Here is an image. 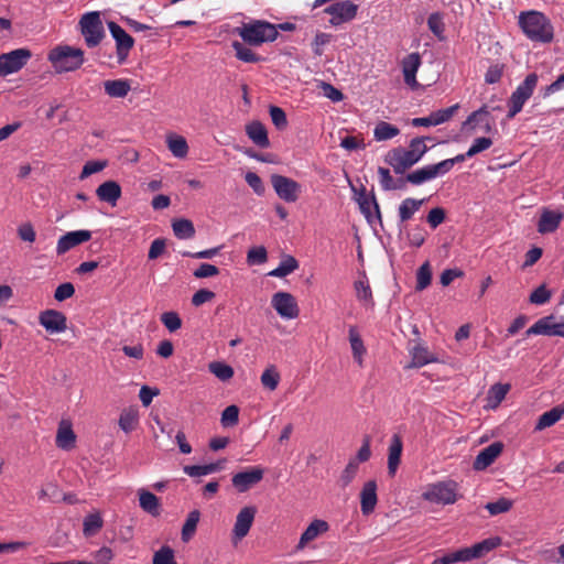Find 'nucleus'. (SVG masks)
Listing matches in <instances>:
<instances>
[{"mask_svg":"<svg viewBox=\"0 0 564 564\" xmlns=\"http://www.w3.org/2000/svg\"><path fill=\"white\" fill-rule=\"evenodd\" d=\"M174 235L178 239H191L195 236V227L188 219L181 218L172 223Z\"/></svg>","mask_w":564,"mask_h":564,"instance_id":"41","label":"nucleus"},{"mask_svg":"<svg viewBox=\"0 0 564 564\" xmlns=\"http://www.w3.org/2000/svg\"><path fill=\"white\" fill-rule=\"evenodd\" d=\"M512 500L508 498H499L496 501L486 503L485 509L490 513V516H497L500 513L508 512L512 508Z\"/></svg>","mask_w":564,"mask_h":564,"instance_id":"50","label":"nucleus"},{"mask_svg":"<svg viewBox=\"0 0 564 564\" xmlns=\"http://www.w3.org/2000/svg\"><path fill=\"white\" fill-rule=\"evenodd\" d=\"M223 462L210 463L206 465L184 466L183 471L189 477H202L221 470Z\"/></svg>","mask_w":564,"mask_h":564,"instance_id":"38","label":"nucleus"},{"mask_svg":"<svg viewBox=\"0 0 564 564\" xmlns=\"http://www.w3.org/2000/svg\"><path fill=\"white\" fill-rule=\"evenodd\" d=\"M139 506L140 508L152 517L161 514V505L159 498L149 490L139 489Z\"/></svg>","mask_w":564,"mask_h":564,"instance_id":"30","label":"nucleus"},{"mask_svg":"<svg viewBox=\"0 0 564 564\" xmlns=\"http://www.w3.org/2000/svg\"><path fill=\"white\" fill-rule=\"evenodd\" d=\"M358 469L359 464L357 459H349L348 464L346 465L345 469L340 475V481L344 487L348 486L354 480L358 473Z\"/></svg>","mask_w":564,"mask_h":564,"instance_id":"57","label":"nucleus"},{"mask_svg":"<svg viewBox=\"0 0 564 564\" xmlns=\"http://www.w3.org/2000/svg\"><path fill=\"white\" fill-rule=\"evenodd\" d=\"M421 64V56L416 52L406 55L402 61V73L404 77V83L412 89L419 86L416 80V73Z\"/></svg>","mask_w":564,"mask_h":564,"instance_id":"23","label":"nucleus"},{"mask_svg":"<svg viewBox=\"0 0 564 564\" xmlns=\"http://www.w3.org/2000/svg\"><path fill=\"white\" fill-rule=\"evenodd\" d=\"M377 502V482L375 480H369L365 482L360 491V509L362 514L368 516L373 512Z\"/></svg>","mask_w":564,"mask_h":564,"instance_id":"27","label":"nucleus"},{"mask_svg":"<svg viewBox=\"0 0 564 564\" xmlns=\"http://www.w3.org/2000/svg\"><path fill=\"white\" fill-rule=\"evenodd\" d=\"M490 115L488 106L484 105L476 111L471 112L467 119L463 122L462 129L464 131L473 132L476 130L478 124L485 122V129L486 131H490L491 124L488 120V117Z\"/></svg>","mask_w":564,"mask_h":564,"instance_id":"28","label":"nucleus"},{"mask_svg":"<svg viewBox=\"0 0 564 564\" xmlns=\"http://www.w3.org/2000/svg\"><path fill=\"white\" fill-rule=\"evenodd\" d=\"M502 543L501 538L490 536L478 543L468 546L471 560L481 558Z\"/></svg>","mask_w":564,"mask_h":564,"instance_id":"32","label":"nucleus"},{"mask_svg":"<svg viewBox=\"0 0 564 564\" xmlns=\"http://www.w3.org/2000/svg\"><path fill=\"white\" fill-rule=\"evenodd\" d=\"M47 59L58 74L75 72L85 63L84 51L69 45H58L52 48Z\"/></svg>","mask_w":564,"mask_h":564,"instance_id":"2","label":"nucleus"},{"mask_svg":"<svg viewBox=\"0 0 564 564\" xmlns=\"http://www.w3.org/2000/svg\"><path fill=\"white\" fill-rule=\"evenodd\" d=\"M271 305L283 319H295L300 315L296 299L288 292H276L272 295Z\"/></svg>","mask_w":564,"mask_h":564,"instance_id":"10","label":"nucleus"},{"mask_svg":"<svg viewBox=\"0 0 564 564\" xmlns=\"http://www.w3.org/2000/svg\"><path fill=\"white\" fill-rule=\"evenodd\" d=\"M269 112H270V117H271L273 124L278 129L282 130V129L286 128L288 119H286V115L282 108L276 107V106H271L269 109Z\"/></svg>","mask_w":564,"mask_h":564,"instance_id":"62","label":"nucleus"},{"mask_svg":"<svg viewBox=\"0 0 564 564\" xmlns=\"http://www.w3.org/2000/svg\"><path fill=\"white\" fill-rule=\"evenodd\" d=\"M239 421V408L237 405L227 406L220 417V423L224 427H232L238 424Z\"/></svg>","mask_w":564,"mask_h":564,"instance_id":"52","label":"nucleus"},{"mask_svg":"<svg viewBox=\"0 0 564 564\" xmlns=\"http://www.w3.org/2000/svg\"><path fill=\"white\" fill-rule=\"evenodd\" d=\"M509 383H496L488 390V402L491 408L498 406L510 391Z\"/></svg>","mask_w":564,"mask_h":564,"instance_id":"43","label":"nucleus"},{"mask_svg":"<svg viewBox=\"0 0 564 564\" xmlns=\"http://www.w3.org/2000/svg\"><path fill=\"white\" fill-rule=\"evenodd\" d=\"M96 195L100 202L115 207L121 197V187L116 181H106L96 188Z\"/></svg>","mask_w":564,"mask_h":564,"instance_id":"26","label":"nucleus"},{"mask_svg":"<svg viewBox=\"0 0 564 564\" xmlns=\"http://www.w3.org/2000/svg\"><path fill=\"white\" fill-rule=\"evenodd\" d=\"M297 260L292 256H286L281 260L278 268L272 270L269 274L275 278H284L297 269Z\"/></svg>","mask_w":564,"mask_h":564,"instance_id":"44","label":"nucleus"},{"mask_svg":"<svg viewBox=\"0 0 564 564\" xmlns=\"http://www.w3.org/2000/svg\"><path fill=\"white\" fill-rule=\"evenodd\" d=\"M153 564H177L174 561V552L169 546H162L154 553Z\"/></svg>","mask_w":564,"mask_h":564,"instance_id":"59","label":"nucleus"},{"mask_svg":"<svg viewBox=\"0 0 564 564\" xmlns=\"http://www.w3.org/2000/svg\"><path fill=\"white\" fill-rule=\"evenodd\" d=\"M445 175L438 163L424 165L406 174L405 181L412 185H421L436 177Z\"/></svg>","mask_w":564,"mask_h":564,"instance_id":"17","label":"nucleus"},{"mask_svg":"<svg viewBox=\"0 0 564 564\" xmlns=\"http://www.w3.org/2000/svg\"><path fill=\"white\" fill-rule=\"evenodd\" d=\"M360 212L365 215L368 223L372 224L375 220H381L379 204L373 194H368L362 191L357 198Z\"/></svg>","mask_w":564,"mask_h":564,"instance_id":"22","label":"nucleus"},{"mask_svg":"<svg viewBox=\"0 0 564 564\" xmlns=\"http://www.w3.org/2000/svg\"><path fill=\"white\" fill-rule=\"evenodd\" d=\"M263 475V468L254 466L235 474L231 478V482L236 490L242 494L260 482Z\"/></svg>","mask_w":564,"mask_h":564,"instance_id":"14","label":"nucleus"},{"mask_svg":"<svg viewBox=\"0 0 564 564\" xmlns=\"http://www.w3.org/2000/svg\"><path fill=\"white\" fill-rule=\"evenodd\" d=\"M459 105L456 104L445 109H440L432 112L427 117H420L412 119V126L414 127H432L447 122L457 111Z\"/></svg>","mask_w":564,"mask_h":564,"instance_id":"19","label":"nucleus"},{"mask_svg":"<svg viewBox=\"0 0 564 564\" xmlns=\"http://www.w3.org/2000/svg\"><path fill=\"white\" fill-rule=\"evenodd\" d=\"M564 416V406H554L540 415L535 431H542L557 423Z\"/></svg>","mask_w":564,"mask_h":564,"instance_id":"37","label":"nucleus"},{"mask_svg":"<svg viewBox=\"0 0 564 564\" xmlns=\"http://www.w3.org/2000/svg\"><path fill=\"white\" fill-rule=\"evenodd\" d=\"M402 440L398 434H393L389 445L388 454V473L390 476H394L400 464L402 454Z\"/></svg>","mask_w":564,"mask_h":564,"instance_id":"31","label":"nucleus"},{"mask_svg":"<svg viewBox=\"0 0 564 564\" xmlns=\"http://www.w3.org/2000/svg\"><path fill=\"white\" fill-rule=\"evenodd\" d=\"M564 219V213L560 209L543 207L540 210V217L536 223V230L541 235L555 232Z\"/></svg>","mask_w":564,"mask_h":564,"instance_id":"15","label":"nucleus"},{"mask_svg":"<svg viewBox=\"0 0 564 564\" xmlns=\"http://www.w3.org/2000/svg\"><path fill=\"white\" fill-rule=\"evenodd\" d=\"M400 134V129L387 121H379L373 129L376 141H387Z\"/></svg>","mask_w":564,"mask_h":564,"instance_id":"39","label":"nucleus"},{"mask_svg":"<svg viewBox=\"0 0 564 564\" xmlns=\"http://www.w3.org/2000/svg\"><path fill=\"white\" fill-rule=\"evenodd\" d=\"M409 352L411 356L410 368H421L437 361V357L431 352L426 346L419 341L409 349Z\"/></svg>","mask_w":564,"mask_h":564,"instance_id":"25","label":"nucleus"},{"mask_svg":"<svg viewBox=\"0 0 564 564\" xmlns=\"http://www.w3.org/2000/svg\"><path fill=\"white\" fill-rule=\"evenodd\" d=\"M519 26L532 42L546 44L554 39V28L551 20L540 11L521 12L519 14Z\"/></svg>","mask_w":564,"mask_h":564,"instance_id":"1","label":"nucleus"},{"mask_svg":"<svg viewBox=\"0 0 564 564\" xmlns=\"http://www.w3.org/2000/svg\"><path fill=\"white\" fill-rule=\"evenodd\" d=\"M458 484L444 480L429 484L422 492V499L435 505H454L458 500Z\"/></svg>","mask_w":564,"mask_h":564,"instance_id":"4","label":"nucleus"},{"mask_svg":"<svg viewBox=\"0 0 564 564\" xmlns=\"http://www.w3.org/2000/svg\"><path fill=\"white\" fill-rule=\"evenodd\" d=\"M427 26L430 31L438 39L444 40V31L445 24L443 22V17L438 12H434L430 14L427 18Z\"/></svg>","mask_w":564,"mask_h":564,"instance_id":"49","label":"nucleus"},{"mask_svg":"<svg viewBox=\"0 0 564 564\" xmlns=\"http://www.w3.org/2000/svg\"><path fill=\"white\" fill-rule=\"evenodd\" d=\"M426 140H431V138L430 137H417V138H413L409 143L408 149L417 163L422 160V158L429 151V147L425 144Z\"/></svg>","mask_w":564,"mask_h":564,"instance_id":"46","label":"nucleus"},{"mask_svg":"<svg viewBox=\"0 0 564 564\" xmlns=\"http://www.w3.org/2000/svg\"><path fill=\"white\" fill-rule=\"evenodd\" d=\"M139 410L138 408L135 406H130V408H127V409H123L120 413V416H119V427L124 432V433H130L132 432L133 430H135V427L138 426L139 424Z\"/></svg>","mask_w":564,"mask_h":564,"instance_id":"35","label":"nucleus"},{"mask_svg":"<svg viewBox=\"0 0 564 564\" xmlns=\"http://www.w3.org/2000/svg\"><path fill=\"white\" fill-rule=\"evenodd\" d=\"M167 148L175 158L183 159L188 153L186 139L182 135L167 137Z\"/></svg>","mask_w":564,"mask_h":564,"instance_id":"42","label":"nucleus"},{"mask_svg":"<svg viewBox=\"0 0 564 564\" xmlns=\"http://www.w3.org/2000/svg\"><path fill=\"white\" fill-rule=\"evenodd\" d=\"M356 295L365 307H373L375 302L372 299V291L370 289V284H356Z\"/></svg>","mask_w":564,"mask_h":564,"instance_id":"55","label":"nucleus"},{"mask_svg":"<svg viewBox=\"0 0 564 564\" xmlns=\"http://www.w3.org/2000/svg\"><path fill=\"white\" fill-rule=\"evenodd\" d=\"M209 371L219 380L228 381L234 377V369L231 366L223 361H213L208 365Z\"/></svg>","mask_w":564,"mask_h":564,"instance_id":"47","label":"nucleus"},{"mask_svg":"<svg viewBox=\"0 0 564 564\" xmlns=\"http://www.w3.org/2000/svg\"><path fill=\"white\" fill-rule=\"evenodd\" d=\"M90 238L91 232L89 230L69 231L58 239L56 252L57 254H63L70 250L72 248L88 241Z\"/></svg>","mask_w":564,"mask_h":564,"instance_id":"21","label":"nucleus"},{"mask_svg":"<svg viewBox=\"0 0 564 564\" xmlns=\"http://www.w3.org/2000/svg\"><path fill=\"white\" fill-rule=\"evenodd\" d=\"M492 140L487 137H480L474 140L473 144L466 152V155L474 156L482 151L488 150L492 145Z\"/></svg>","mask_w":564,"mask_h":564,"instance_id":"61","label":"nucleus"},{"mask_svg":"<svg viewBox=\"0 0 564 564\" xmlns=\"http://www.w3.org/2000/svg\"><path fill=\"white\" fill-rule=\"evenodd\" d=\"M502 449L503 445L501 442H494L481 449L473 463L474 469L485 470L497 459V457L502 453Z\"/></svg>","mask_w":564,"mask_h":564,"instance_id":"20","label":"nucleus"},{"mask_svg":"<svg viewBox=\"0 0 564 564\" xmlns=\"http://www.w3.org/2000/svg\"><path fill=\"white\" fill-rule=\"evenodd\" d=\"M31 57L28 48H17L0 55V76L4 77L19 72Z\"/></svg>","mask_w":564,"mask_h":564,"instance_id":"7","label":"nucleus"},{"mask_svg":"<svg viewBox=\"0 0 564 564\" xmlns=\"http://www.w3.org/2000/svg\"><path fill=\"white\" fill-rule=\"evenodd\" d=\"M56 446L64 451H70L76 444V434L73 431V425L69 420H62L58 424L56 438Z\"/></svg>","mask_w":564,"mask_h":564,"instance_id":"24","label":"nucleus"},{"mask_svg":"<svg viewBox=\"0 0 564 564\" xmlns=\"http://www.w3.org/2000/svg\"><path fill=\"white\" fill-rule=\"evenodd\" d=\"M107 25L112 39L116 42V54L118 64H123L127 61L129 53L134 45V40L118 23L109 21Z\"/></svg>","mask_w":564,"mask_h":564,"instance_id":"9","label":"nucleus"},{"mask_svg":"<svg viewBox=\"0 0 564 564\" xmlns=\"http://www.w3.org/2000/svg\"><path fill=\"white\" fill-rule=\"evenodd\" d=\"M106 166H107L106 161H88L83 166L79 178L85 180L86 177L90 176L91 174L102 171Z\"/></svg>","mask_w":564,"mask_h":564,"instance_id":"63","label":"nucleus"},{"mask_svg":"<svg viewBox=\"0 0 564 564\" xmlns=\"http://www.w3.org/2000/svg\"><path fill=\"white\" fill-rule=\"evenodd\" d=\"M379 182L383 191H395L401 188V184H398L390 174V171L386 167H378Z\"/></svg>","mask_w":564,"mask_h":564,"instance_id":"53","label":"nucleus"},{"mask_svg":"<svg viewBox=\"0 0 564 564\" xmlns=\"http://www.w3.org/2000/svg\"><path fill=\"white\" fill-rule=\"evenodd\" d=\"M231 46L236 53V57L245 63H258L261 59L259 55L241 42L234 41Z\"/></svg>","mask_w":564,"mask_h":564,"instance_id":"45","label":"nucleus"},{"mask_svg":"<svg viewBox=\"0 0 564 564\" xmlns=\"http://www.w3.org/2000/svg\"><path fill=\"white\" fill-rule=\"evenodd\" d=\"M271 184L276 195L286 203H294L297 200L301 193V185L286 176L273 174L271 176Z\"/></svg>","mask_w":564,"mask_h":564,"instance_id":"12","label":"nucleus"},{"mask_svg":"<svg viewBox=\"0 0 564 564\" xmlns=\"http://www.w3.org/2000/svg\"><path fill=\"white\" fill-rule=\"evenodd\" d=\"M348 339L352 352L354 360L358 366H364V357L367 352L364 340L356 326H350L348 329Z\"/></svg>","mask_w":564,"mask_h":564,"instance_id":"29","label":"nucleus"},{"mask_svg":"<svg viewBox=\"0 0 564 564\" xmlns=\"http://www.w3.org/2000/svg\"><path fill=\"white\" fill-rule=\"evenodd\" d=\"M329 530V524L327 521L322 519H314L307 528L303 531L300 536L299 543L296 544V551L304 550L308 543L316 540L318 536L323 535Z\"/></svg>","mask_w":564,"mask_h":564,"instance_id":"18","label":"nucleus"},{"mask_svg":"<svg viewBox=\"0 0 564 564\" xmlns=\"http://www.w3.org/2000/svg\"><path fill=\"white\" fill-rule=\"evenodd\" d=\"M527 336H560L564 338V316L547 315L538 319L525 332Z\"/></svg>","mask_w":564,"mask_h":564,"instance_id":"6","label":"nucleus"},{"mask_svg":"<svg viewBox=\"0 0 564 564\" xmlns=\"http://www.w3.org/2000/svg\"><path fill=\"white\" fill-rule=\"evenodd\" d=\"M199 518H200V512L196 509L192 510L188 513V516L183 524L182 533H181L183 542H188L194 536L196 529H197V524L199 522Z\"/></svg>","mask_w":564,"mask_h":564,"instance_id":"40","label":"nucleus"},{"mask_svg":"<svg viewBox=\"0 0 564 564\" xmlns=\"http://www.w3.org/2000/svg\"><path fill=\"white\" fill-rule=\"evenodd\" d=\"M384 162L390 165L395 174H403L417 162L408 148L397 147L384 155Z\"/></svg>","mask_w":564,"mask_h":564,"instance_id":"13","label":"nucleus"},{"mask_svg":"<svg viewBox=\"0 0 564 564\" xmlns=\"http://www.w3.org/2000/svg\"><path fill=\"white\" fill-rule=\"evenodd\" d=\"M104 89L110 98H124L131 90L129 79H108L104 82Z\"/></svg>","mask_w":564,"mask_h":564,"instance_id":"33","label":"nucleus"},{"mask_svg":"<svg viewBox=\"0 0 564 564\" xmlns=\"http://www.w3.org/2000/svg\"><path fill=\"white\" fill-rule=\"evenodd\" d=\"M268 253L264 247H253L247 253V260L249 264H262L267 261Z\"/></svg>","mask_w":564,"mask_h":564,"instance_id":"60","label":"nucleus"},{"mask_svg":"<svg viewBox=\"0 0 564 564\" xmlns=\"http://www.w3.org/2000/svg\"><path fill=\"white\" fill-rule=\"evenodd\" d=\"M161 322L171 333H174L182 327V319L180 315L173 311L163 313L161 315Z\"/></svg>","mask_w":564,"mask_h":564,"instance_id":"54","label":"nucleus"},{"mask_svg":"<svg viewBox=\"0 0 564 564\" xmlns=\"http://www.w3.org/2000/svg\"><path fill=\"white\" fill-rule=\"evenodd\" d=\"M357 11L358 6L350 0L335 2L325 9V12L330 15L329 23L334 26L354 20Z\"/></svg>","mask_w":564,"mask_h":564,"instance_id":"11","label":"nucleus"},{"mask_svg":"<svg viewBox=\"0 0 564 564\" xmlns=\"http://www.w3.org/2000/svg\"><path fill=\"white\" fill-rule=\"evenodd\" d=\"M39 323L51 335L61 334L67 329L66 316L56 310H45L41 312Z\"/></svg>","mask_w":564,"mask_h":564,"instance_id":"16","label":"nucleus"},{"mask_svg":"<svg viewBox=\"0 0 564 564\" xmlns=\"http://www.w3.org/2000/svg\"><path fill=\"white\" fill-rule=\"evenodd\" d=\"M257 509L253 506H246L236 516L231 532V543L238 545L246 538L253 524Z\"/></svg>","mask_w":564,"mask_h":564,"instance_id":"8","label":"nucleus"},{"mask_svg":"<svg viewBox=\"0 0 564 564\" xmlns=\"http://www.w3.org/2000/svg\"><path fill=\"white\" fill-rule=\"evenodd\" d=\"M280 379V373L274 366H269L265 368L260 377L262 386L270 391H273L278 388Z\"/></svg>","mask_w":564,"mask_h":564,"instance_id":"48","label":"nucleus"},{"mask_svg":"<svg viewBox=\"0 0 564 564\" xmlns=\"http://www.w3.org/2000/svg\"><path fill=\"white\" fill-rule=\"evenodd\" d=\"M79 28L88 47H96L105 36L104 25L98 11L85 13L79 20Z\"/></svg>","mask_w":564,"mask_h":564,"instance_id":"5","label":"nucleus"},{"mask_svg":"<svg viewBox=\"0 0 564 564\" xmlns=\"http://www.w3.org/2000/svg\"><path fill=\"white\" fill-rule=\"evenodd\" d=\"M551 297V292L545 284H540L530 295V302L536 305L545 304Z\"/></svg>","mask_w":564,"mask_h":564,"instance_id":"64","label":"nucleus"},{"mask_svg":"<svg viewBox=\"0 0 564 564\" xmlns=\"http://www.w3.org/2000/svg\"><path fill=\"white\" fill-rule=\"evenodd\" d=\"M529 98L522 94H518L517 90H514L509 99V111L507 115L508 119H512L518 115L522 108L523 105L527 102Z\"/></svg>","mask_w":564,"mask_h":564,"instance_id":"51","label":"nucleus"},{"mask_svg":"<svg viewBox=\"0 0 564 564\" xmlns=\"http://www.w3.org/2000/svg\"><path fill=\"white\" fill-rule=\"evenodd\" d=\"M102 527V519L99 514H88L84 519V533L85 535H91Z\"/></svg>","mask_w":564,"mask_h":564,"instance_id":"58","label":"nucleus"},{"mask_svg":"<svg viewBox=\"0 0 564 564\" xmlns=\"http://www.w3.org/2000/svg\"><path fill=\"white\" fill-rule=\"evenodd\" d=\"M237 34L249 45L259 46L265 42H273L278 37L275 24L263 20H256L237 28Z\"/></svg>","mask_w":564,"mask_h":564,"instance_id":"3","label":"nucleus"},{"mask_svg":"<svg viewBox=\"0 0 564 564\" xmlns=\"http://www.w3.org/2000/svg\"><path fill=\"white\" fill-rule=\"evenodd\" d=\"M246 133L248 138L260 148H268L270 141L265 127L259 122L253 121L246 127Z\"/></svg>","mask_w":564,"mask_h":564,"instance_id":"34","label":"nucleus"},{"mask_svg":"<svg viewBox=\"0 0 564 564\" xmlns=\"http://www.w3.org/2000/svg\"><path fill=\"white\" fill-rule=\"evenodd\" d=\"M538 75L535 73L529 74L524 80L517 87L518 94H522L530 98L538 84Z\"/></svg>","mask_w":564,"mask_h":564,"instance_id":"56","label":"nucleus"},{"mask_svg":"<svg viewBox=\"0 0 564 564\" xmlns=\"http://www.w3.org/2000/svg\"><path fill=\"white\" fill-rule=\"evenodd\" d=\"M425 199H415L408 197L401 202L398 208V216L401 223L410 220L413 215L421 208Z\"/></svg>","mask_w":564,"mask_h":564,"instance_id":"36","label":"nucleus"}]
</instances>
